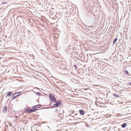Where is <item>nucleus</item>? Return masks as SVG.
Masks as SVG:
<instances>
[{"label":"nucleus","mask_w":131,"mask_h":131,"mask_svg":"<svg viewBox=\"0 0 131 131\" xmlns=\"http://www.w3.org/2000/svg\"><path fill=\"white\" fill-rule=\"evenodd\" d=\"M56 103L52 106L51 108L59 107L61 104V101L60 100L56 101Z\"/></svg>","instance_id":"f257e3e1"},{"label":"nucleus","mask_w":131,"mask_h":131,"mask_svg":"<svg viewBox=\"0 0 131 131\" xmlns=\"http://www.w3.org/2000/svg\"><path fill=\"white\" fill-rule=\"evenodd\" d=\"M49 97L51 101L53 102L54 103H56V100L54 96L51 95V94H50L49 95Z\"/></svg>","instance_id":"f03ea898"},{"label":"nucleus","mask_w":131,"mask_h":131,"mask_svg":"<svg viewBox=\"0 0 131 131\" xmlns=\"http://www.w3.org/2000/svg\"><path fill=\"white\" fill-rule=\"evenodd\" d=\"M37 110L36 109H35V108H31L30 109H29L27 110V112H28H28L30 113V112H34Z\"/></svg>","instance_id":"7ed1b4c3"},{"label":"nucleus","mask_w":131,"mask_h":131,"mask_svg":"<svg viewBox=\"0 0 131 131\" xmlns=\"http://www.w3.org/2000/svg\"><path fill=\"white\" fill-rule=\"evenodd\" d=\"M40 106L41 105H38L33 106L32 108L36 109V108H39Z\"/></svg>","instance_id":"20e7f679"},{"label":"nucleus","mask_w":131,"mask_h":131,"mask_svg":"<svg viewBox=\"0 0 131 131\" xmlns=\"http://www.w3.org/2000/svg\"><path fill=\"white\" fill-rule=\"evenodd\" d=\"M79 112L80 114L81 115H83L85 114V112L82 110H80Z\"/></svg>","instance_id":"39448f33"},{"label":"nucleus","mask_w":131,"mask_h":131,"mask_svg":"<svg viewBox=\"0 0 131 131\" xmlns=\"http://www.w3.org/2000/svg\"><path fill=\"white\" fill-rule=\"evenodd\" d=\"M7 94L6 95V97H7V96H10L13 93L12 92H7L6 93Z\"/></svg>","instance_id":"423d86ee"},{"label":"nucleus","mask_w":131,"mask_h":131,"mask_svg":"<svg viewBox=\"0 0 131 131\" xmlns=\"http://www.w3.org/2000/svg\"><path fill=\"white\" fill-rule=\"evenodd\" d=\"M3 112L4 113L6 112L7 111V108L6 106L4 107H3Z\"/></svg>","instance_id":"0eeeda50"},{"label":"nucleus","mask_w":131,"mask_h":131,"mask_svg":"<svg viewBox=\"0 0 131 131\" xmlns=\"http://www.w3.org/2000/svg\"><path fill=\"white\" fill-rule=\"evenodd\" d=\"M127 126V124L126 123H125L122 125V127L123 128H125Z\"/></svg>","instance_id":"6e6552de"},{"label":"nucleus","mask_w":131,"mask_h":131,"mask_svg":"<svg viewBox=\"0 0 131 131\" xmlns=\"http://www.w3.org/2000/svg\"><path fill=\"white\" fill-rule=\"evenodd\" d=\"M17 96L18 95H16V93H15L13 95L12 99H14V98H16Z\"/></svg>","instance_id":"1a4fd4ad"},{"label":"nucleus","mask_w":131,"mask_h":131,"mask_svg":"<svg viewBox=\"0 0 131 131\" xmlns=\"http://www.w3.org/2000/svg\"><path fill=\"white\" fill-rule=\"evenodd\" d=\"M81 119V118H75V120L77 121H79Z\"/></svg>","instance_id":"9d476101"},{"label":"nucleus","mask_w":131,"mask_h":131,"mask_svg":"<svg viewBox=\"0 0 131 131\" xmlns=\"http://www.w3.org/2000/svg\"><path fill=\"white\" fill-rule=\"evenodd\" d=\"M118 40V39L117 38H115L114 39L113 42V43L114 44H115L116 42L117 41V40Z\"/></svg>","instance_id":"9b49d317"},{"label":"nucleus","mask_w":131,"mask_h":131,"mask_svg":"<svg viewBox=\"0 0 131 131\" xmlns=\"http://www.w3.org/2000/svg\"><path fill=\"white\" fill-rule=\"evenodd\" d=\"M113 96L116 97H118V96L116 94H115V93H114V94H113Z\"/></svg>","instance_id":"f8f14e48"},{"label":"nucleus","mask_w":131,"mask_h":131,"mask_svg":"<svg viewBox=\"0 0 131 131\" xmlns=\"http://www.w3.org/2000/svg\"><path fill=\"white\" fill-rule=\"evenodd\" d=\"M36 94L38 95H40L41 94L39 92H37L36 93Z\"/></svg>","instance_id":"ddd939ff"},{"label":"nucleus","mask_w":131,"mask_h":131,"mask_svg":"<svg viewBox=\"0 0 131 131\" xmlns=\"http://www.w3.org/2000/svg\"><path fill=\"white\" fill-rule=\"evenodd\" d=\"M125 73L126 74H128L129 73L128 72L127 70H125Z\"/></svg>","instance_id":"4468645a"},{"label":"nucleus","mask_w":131,"mask_h":131,"mask_svg":"<svg viewBox=\"0 0 131 131\" xmlns=\"http://www.w3.org/2000/svg\"><path fill=\"white\" fill-rule=\"evenodd\" d=\"M16 94H17V95H19L20 94V92H18L16 93Z\"/></svg>","instance_id":"2eb2a0df"},{"label":"nucleus","mask_w":131,"mask_h":131,"mask_svg":"<svg viewBox=\"0 0 131 131\" xmlns=\"http://www.w3.org/2000/svg\"><path fill=\"white\" fill-rule=\"evenodd\" d=\"M6 3H7L6 2H3L1 4H4Z\"/></svg>","instance_id":"dca6fc26"},{"label":"nucleus","mask_w":131,"mask_h":131,"mask_svg":"<svg viewBox=\"0 0 131 131\" xmlns=\"http://www.w3.org/2000/svg\"><path fill=\"white\" fill-rule=\"evenodd\" d=\"M128 83L130 85H131V82H129Z\"/></svg>","instance_id":"f3484780"},{"label":"nucleus","mask_w":131,"mask_h":131,"mask_svg":"<svg viewBox=\"0 0 131 131\" xmlns=\"http://www.w3.org/2000/svg\"><path fill=\"white\" fill-rule=\"evenodd\" d=\"M57 109H55V112H57Z\"/></svg>","instance_id":"a211bd4d"},{"label":"nucleus","mask_w":131,"mask_h":131,"mask_svg":"<svg viewBox=\"0 0 131 131\" xmlns=\"http://www.w3.org/2000/svg\"><path fill=\"white\" fill-rule=\"evenodd\" d=\"M74 66H75V67H77V66H76L75 65H74Z\"/></svg>","instance_id":"6ab92c4d"}]
</instances>
